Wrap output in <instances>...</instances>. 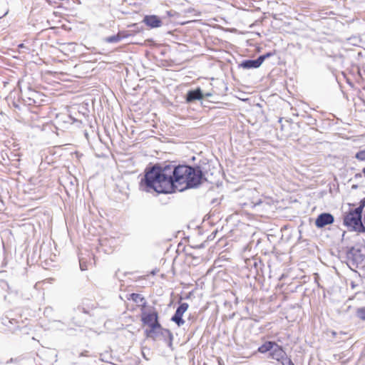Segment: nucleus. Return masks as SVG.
<instances>
[{
    "mask_svg": "<svg viewBox=\"0 0 365 365\" xmlns=\"http://www.w3.org/2000/svg\"><path fill=\"white\" fill-rule=\"evenodd\" d=\"M147 190H153L158 193H170L173 192L171 171L169 167L163 168L153 167L145 175Z\"/></svg>",
    "mask_w": 365,
    "mask_h": 365,
    "instance_id": "nucleus-1",
    "label": "nucleus"
},
{
    "mask_svg": "<svg viewBox=\"0 0 365 365\" xmlns=\"http://www.w3.org/2000/svg\"><path fill=\"white\" fill-rule=\"evenodd\" d=\"M171 171L173 192L182 191L188 187H192L200 184L202 174L201 171L189 166H178L173 168L168 166Z\"/></svg>",
    "mask_w": 365,
    "mask_h": 365,
    "instance_id": "nucleus-2",
    "label": "nucleus"
},
{
    "mask_svg": "<svg viewBox=\"0 0 365 365\" xmlns=\"http://www.w3.org/2000/svg\"><path fill=\"white\" fill-rule=\"evenodd\" d=\"M365 202H361V205L359 207L354 210L350 211L344 217V224L350 230L361 232L364 230L361 222V212L362 208L364 207Z\"/></svg>",
    "mask_w": 365,
    "mask_h": 365,
    "instance_id": "nucleus-3",
    "label": "nucleus"
},
{
    "mask_svg": "<svg viewBox=\"0 0 365 365\" xmlns=\"http://www.w3.org/2000/svg\"><path fill=\"white\" fill-rule=\"evenodd\" d=\"M143 321L144 324H147L150 328L148 331L149 335L152 336L153 334L160 332L161 327L158 322V315L155 312L144 314L143 316Z\"/></svg>",
    "mask_w": 365,
    "mask_h": 365,
    "instance_id": "nucleus-4",
    "label": "nucleus"
},
{
    "mask_svg": "<svg viewBox=\"0 0 365 365\" xmlns=\"http://www.w3.org/2000/svg\"><path fill=\"white\" fill-rule=\"evenodd\" d=\"M188 304L186 303H183L180 305L178 308L175 315L172 317V321L175 322L178 326H181L185 323V321L182 319V316L184 313L187 310Z\"/></svg>",
    "mask_w": 365,
    "mask_h": 365,
    "instance_id": "nucleus-5",
    "label": "nucleus"
},
{
    "mask_svg": "<svg viewBox=\"0 0 365 365\" xmlns=\"http://www.w3.org/2000/svg\"><path fill=\"white\" fill-rule=\"evenodd\" d=\"M334 222V217L329 213H322L318 216L315 221L317 227L321 228L326 225H331Z\"/></svg>",
    "mask_w": 365,
    "mask_h": 365,
    "instance_id": "nucleus-6",
    "label": "nucleus"
},
{
    "mask_svg": "<svg viewBox=\"0 0 365 365\" xmlns=\"http://www.w3.org/2000/svg\"><path fill=\"white\" fill-rule=\"evenodd\" d=\"M267 56H269V53L267 54L266 56H261L255 60L245 61L241 63V66L247 69L259 68L262 64Z\"/></svg>",
    "mask_w": 365,
    "mask_h": 365,
    "instance_id": "nucleus-7",
    "label": "nucleus"
},
{
    "mask_svg": "<svg viewBox=\"0 0 365 365\" xmlns=\"http://www.w3.org/2000/svg\"><path fill=\"white\" fill-rule=\"evenodd\" d=\"M143 21L152 28H157L161 26V21L157 16H146Z\"/></svg>",
    "mask_w": 365,
    "mask_h": 365,
    "instance_id": "nucleus-8",
    "label": "nucleus"
},
{
    "mask_svg": "<svg viewBox=\"0 0 365 365\" xmlns=\"http://www.w3.org/2000/svg\"><path fill=\"white\" fill-rule=\"evenodd\" d=\"M271 356L274 359L279 361L284 358V352L279 345L275 344L274 348L271 351Z\"/></svg>",
    "mask_w": 365,
    "mask_h": 365,
    "instance_id": "nucleus-9",
    "label": "nucleus"
},
{
    "mask_svg": "<svg viewBox=\"0 0 365 365\" xmlns=\"http://www.w3.org/2000/svg\"><path fill=\"white\" fill-rule=\"evenodd\" d=\"M203 98V95L200 89L192 91L188 93L187 100V101H192L194 100H200Z\"/></svg>",
    "mask_w": 365,
    "mask_h": 365,
    "instance_id": "nucleus-10",
    "label": "nucleus"
},
{
    "mask_svg": "<svg viewBox=\"0 0 365 365\" xmlns=\"http://www.w3.org/2000/svg\"><path fill=\"white\" fill-rule=\"evenodd\" d=\"M77 47V44L74 43H69L62 46V51L66 55H68L70 53L76 52Z\"/></svg>",
    "mask_w": 365,
    "mask_h": 365,
    "instance_id": "nucleus-11",
    "label": "nucleus"
},
{
    "mask_svg": "<svg viewBox=\"0 0 365 365\" xmlns=\"http://www.w3.org/2000/svg\"><path fill=\"white\" fill-rule=\"evenodd\" d=\"M275 343L267 341L259 347L258 351L261 353H265L268 351H272L274 348Z\"/></svg>",
    "mask_w": 365,
    "mask_h": 365,
    "instance_id": "nucleus-12",
    "label": "nucleus"
},
{
    "mask_svg": "<svg viewBox=\"0 0 365 365\" xmlns=\"http://www.w3.org/2000/svg\"><path fill=\"white\" fill-rule=\"evenodd\" d=\"M120 39V36L119 34L112 36L110 37H107L105 41L108 43H115L119 41Z\"/></svg>",
    "mask_w": 365,
    "mask_h": 365,
    "instance_id": "nucleus-13",
    "label": "nucleus"
},
{
    "mask_svg": "<svg viewBox=\"0 0 365 365\" xmlns=\"http://www.w3.org/2000/svg\"><path fill=\"white\" fill-rule=\"evenodd\" d=\"M356 316L361 320L365 321V307L359 308L356 311Z\"/></svg>",
    "mask_w": 365,
    "mask_h": 365,
    "instance_id": "nucleus-14",
    "label": "nucleus"
},
{
    "mask_svg": "<svg viewBox=\"0 0 365 365\" xmlns=\"http://www.w3.org/2000/svg\"><path fill=\"white\" fill-rule=\"evenodd\" d=\"M355 158L359 160H365V150H362L356 153Z\"/></svg>",
    "mask_w": 365,
    "mask_h": 365,
    "instance_id": "nucleus-15",
    "label": "nucleus"
},
{
    "mask_svg": "<svg viewBox=\"0 0 365 365\" xmlns=\"http://www.w3.org/2000/svg\"><path fill=\"white\" fill-rule=\"evenodd\" d=\"M131 299L137 303L141 302L143 300V298L141 297L140 295L138 294H132Z\"/></svg>",
    "mask_w": 365,
    "mask_h": 365,
    "instance_id": "nucleus-16",
    "label": "nucleus"
},
{
    "mask_svg": "<svg viewBox=\"0 0 365 365\" xmlns=\"http://www.w3.org/2000/svg\"><path fill=\"white\" fill-rule=\"evenodd\" d=\"M81 269L82 270H84V269H85L83 267V266H82V264H81Z\"/></svg>",
    "mask_w": 365,
    "mask_h": 365,
    "instance_id": "nucleus-17",
    "label": "nucleus"
},
{
    "mask_svg": "<svg viewBox=\"0 0 365 365\" xmlns=\"http://www.w3.org/2000/svg\"><path fill=\"white\" fill-rule=\"evenodd\" d=\"M363 173L365 175V168L363 169Z\"/></svg>",
    "mask_w": 365,
    "mask_h": 365,
    "instance_id": "nucleus-18",
    "label": "nucleus"
},
{
    "mask_svg": "<svg viewBox=\"0 0 365 365\" xmlns=\"http://www.w3.org/2000/svg\"><path fill=\"white\" fill-rule=\"evenodd\" d=\"M205 96H210L211 95L210 93H207Z\"/></svg>",
    "mask_w": 365,
    "mask_h": 365,
    "instance_id": "nucleus-19",
    "label": "nucleus"
},
{
    "mask_svg": "<svg viewBox=\"0 0 365 365\" xmlns=\"http://www.w3.org/2000/svg\"><path fill=\"white\" fill-rule=\"evenodd\" d=\"M288 363H289V365H292V364L291 363L290 361H288Z\"/></svg>",
    "mask_w": 365,
    "mask_h": 365,
    "instance_id": "nucleus-20",
    "label": "nucleus"
}]
</instances>
